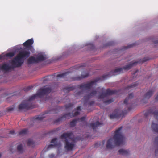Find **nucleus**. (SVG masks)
Wrapping results in <instances>:
<instances>
[{"label":"nucleus","instance_id":"obj_31","mask_svg":"<svg viewBox=\"0 0 158 158\" xmlns=\"http://www.w3.org/2000/svg\"><path fill=\"white\" fill-rule=\"evenodd\" d=\"M127 102H128V98H127L124 100V103L127 104Z\"/></svg>","mask_w":158,"mask_h":158},{"label":"nucleus","instance_id":"obj_17","mask_svg":"<svg viewBox=\"0 0 158 158\" xmlns=\"http://www.w3.org/2000/svg\"><path fill=\"white\" fill-rule=\"evenodd\" d=\"M119 154L123 155H126L128 153V152L126 150L123 149H121L119 151Z\"/></svg>","mask_w":158,"mask_h":158},{"label":"nucleus","instance_id":"obj_26","mask_svg":"<svg viewBox=\"0 0 158 158\" xmlns=\"http://www.w3.org/2000/svg\"><path fill=\"white\" fill-rule=\"evenodd\" d=\"M14 55V53L13 52H10L7 54V56L10 57H12Z\"/></svg>","mask_w":158,"mask_h":158},{"label":"nucleus","instance_id":"obj_12","mask_svg":"<svg viewBox=\"0 0 158 158\" xmlns=\"http://www.w3.org/2000/svg\"><path fill=\"white\" fill-rule=\"evenodd\" d=\"M154 92V90L153 89L150 90L148 91L145 94V98L147 99L149 98L153 95Z\"/></svg>","mask_w":158,"mask_h":158},{"label":"nucleus","instance_id":"obj_18","mask_svg":"<svg viewBox=\"0 0 158 158\" xmlns=\"http://www.w3.org/2000/svg\"><path fill=\"white\" fill-rule=\"evenodd\" d=\"M152 114L153 115L154 117L156 119H158V110H156L153 112Z\"/></svg>","mask_w":158,"mask_h":158},{"label":"nucleus","instance_id":"obj_28","mask_svg":"<svg viewBox=\"0 0 158 158\" xmlns=\"http://www.w3.org/2000/svg\"><path fill=\"white\" fill-rule=\"evenodd\" d=\"M14 109V108L13 107H10L8 109V111H12Z\"/></svg>","mask_w":158,"mask_h":158},{"label":"nucleus","instance_id":"obj_32","mask_svg":"<svg viewBox=\"0 0 158 158\" xmlns=\"http://www.w3.org/2000/svg\"><path fill=\"white\" fill-rule=\"evenodd\" d=\"M155 99L156 100L158 101V94L156 95Z\"/></svg>","mask_w":158,"mask_h":158},{"label":"nucleus","instance_id":"obj_10","mask_svg":"<svg viewBox=\"0 0 158 158\" xmlns=\"http://www.w3.org/2000/svg\"><path fill=\"white\" fill-rule=\"evenodd\" d=\"M58 139L57 138H54L52 139L51 141V143H52L49 145L48 147V149H49L52 146H58L60 145V143H57L58 142Z\"/></svg>","mask_w":158,"mask_h":158},{"label":"nucleus","instance_id":"obj_38","mask_svg":"<svg viewBox=\"0 0 158 158\" xmlns=\"http://www.w3.org/2000/svg\"><path fill=\"white\" fill-rule=\"evenodd\" d=\"M138 70H136V71H135V73H137V72H138Z\"/></svg>","mask_w":158,"mask_h":158},{"label":"nucleus","instance_id":"obj_33","mask_svg":"<svg viewBox=\"0 0 158 158\" xmlns=\"http://www.w3.org/2000/svg\"><path fill=\"white\" fill-rule=\"evenodd\" d=\"M155 142L156 143H158V137H156L155 139Z\"/></svg>","mask_w":158,"mask_h":158},{"label":"nucleus","instance_id":"obj_15","mask_svg":"<svg viewBox=\"0 0 158 158\" xmlns=\"http://www.w3.org/2000/svg\"><path fill=\"white\" fill-rule=\"evenodd\" d=\"M119 115V114L118 112L116 113L114 112L110 115V117L111 119H113L118 117Z\"/></svg>","mask_w":158,"mask_h":158},{"label":"nucleus","instance_id":"obj_20","mask_svg":"<svg viewBox=\"0 0 158 158\" xmlns=\"http://www.w3.org/2000/svg\"><path fill=\"white\" fill-rule=\"evenodd\" d=\"M67 74V73H63L59 74L57 75V77H63L66 76Z\"/></svg>","mask_w":158,"mask_h":158},{"label":"nucleus","instance_id":"obj_27","mask_svg":"<svg viewBox=\"0 0 158 158\" xmlns=\"http://www.w3.org/2000/svg\"><path fill=\"white\" fill-rule=\"evenodd\" d=\"M88 76V74H85V75H83V74H82L81 75V78H80L79 79H77V80H80L81 78H85V77H87Z\"/></svg>","mask_w":158,"mask_h":158},{"label":"nucleus","instance_id":"obj_14","mask_svg":"<svg viewBox=\"0 0 158 158\" xmlns=\"http://www.w3.org/2000/svg\"><path fill=\"white\" fill-rule=\"evenodd\" d=\"M138 63V62L131 63L124 67V69L126 70H128L131 68L133 65H134L135 64Z\"/></svg>","mask_w":158,"mask_h":158},{"label":"nucleus","instance_id":"obj_40","mask_svg":"<svg viewBox=\"0 0 158 158\" xmlns=\"http://www.w3.org/2000/svg\"><path fill=\"white\" fill-rule=\"evenodd\" d=\"M1 58V56H0V59Z\"/></svg>","mask_w":158,"mask_h":158},{"label":"nucleus","instance_id":"obj_22","mask_svg":"<svg viewBox=\"0 0 158 158\" xmlns=\"http://www.w3.org/2000/svg\"><path fill=\"white\" fill-rule=\"evenodd\" d=\"M114 101V100L112 99H110L106 101H104V103L106 104H108L111 103Z\"/></svg>","mask_w":158,"mask_h":158},{"label":"nucleus","instance_id":"obj_24","mask_svg":"<svg viewBox=\"0 0 158 158\" xmlns=\"http://www.w3.org/2000/svg\"><path fill=\"white\" fill-rule=\"evenodd\" d=\"M27 143L28 145L30 146L33 144V142L31 139H29L27 141Z\"/></svg>","mask_w":158,"mask_h":158},{"label":"nucleus","instance_id":"obj_21","mask_svg":"<svg viewBox=\"0 0 158 158\" xmlns=\"http://www.w3.org/2000/svg\"><path fill=\"white\" fill-rule=\"evenodd\" d=\"M45 118V116L43 114L42 115H39L36 117V119L39 120H41Z\"/></svg>","mask_w":158,"mask_h":158},{"label":"nucleus","instance_id":"obj_6","mask_svg":"<svg viewBox=\"0 0 158 158\" xmlns=\"http://www.w3.org/2000/svg\"><path fill=\"white\" fill-rule=\"evenodd\" d=\"M46 58L45 55L43 53H39L36 58L31 57L29 58L28 62L29 64L37 63L40 61H43Z\"/></svg>","mask_w":158,"mask_h":158},{"label":"nucleus","instance_id":"obj_37","mask_svg":"<svg viewBox=\"0 0 158 158\" xmlns=\"http://www.w3.org/2000/svg\"><path fill=\"white\" fill-rule=\"evenodd\" d=\"M94 102H91V103L90 104H93V103H94Z\"/></svg>","mask_w":158,"mask_h":158},{"label":"nucleus","instance_id":"obj_36","mask_svg":"<svg viewBox=\"0 0 158 158\" xmlns=\"http://www.w3.org/2000/svg\"><path fill=\"white\" fill-rule=\"evenodd\" d=\"M81 93V92H79L77 94H76V95L77 96L78 95H79Z\"/></svg>","mask_w":158,"mask_h":158},{"label":"nucleus","instance_id":"obj_3","mask_svg":"<svg viewBox=\"0 0 158 158\" xmlns=\"http://www.w3.org/2000/svg\"><path fill=\"white\" fill-rule=\"evenodd\" d=\"M122 128L120 127L117 130L113 138H110L107 141L106 145L107 148L111 149L115 146H119L124 143L125 139L121 132Z\"/></svg>","mask_w":158,"mask_h":158},{"label":"nucleus","instance_id":"obj_25","mask_svg":"<svg viewBox=\"0 0 158 158\" xmlns=\"http://www.w3.org/2000/svg\"><path fill=\"white\" fill-rule=\"evenodd\" d=\"M137 85V84H132L131 85L129 86H128V87L127 89H128L129 88H133L136 86Z\"/></svg>","mask_w":158,"mask_h":158},{"label":"nucleus","instance_id":"obj_7","mask_svg":"<svg viewBox=\"0 0 158 158\" xmlns=\"http://www.w3.org/2000/svg\"><path fill=\"white\" fill-rule=\"evenodd\" d=\"M33 40L31 39L26 41L23 44V45L29 50L32 51L33 49L32 44H33Z\"/></svg>","mask_w":158,"mask_h":158},{"label":"nucleus","instance_id":"obj_29","mask_svg":"<svg viewBox=\"0 0 158 158\" xmlns=\"http://www.w3.org/2000/svg\"><path fill=\"white\" fill-rule=\"evenodd\" d=\"M15 133V131L14 130H12L10 131V133L12 135H13Z\"/></svg>","mask_w":158,"mask_h":158},{"label":"nucleus","instance_id":"obj_41","mask_svg":"<svg viewBox=\"0 0 158 158\" xmlns=\"http://www.w3.org/2000/svg\"><path fill=\"white\" fill-rule=\"evenodd\" d=\"M1 154H0V157H1Z\"/></svg>","mask_w":158,"mask_h":158},{"label":"nucleus","instance_id":"obj_19","mask_svg":"<svg viewBox=\"0 0 158 158\" xmlns=\"http://www.w3.org/2000/svg\"><path fill=\"white\" fill-rule=\"evenodd\" d=\"M17 149L18 151L19 152H22L23 150V147L22 145L21 144L19 145L18 146Z\"/></svg>","mask_w":158,"mask_h":158},{"label":"nucleus","instance_id":"obj_23","mask_svg":"<svg viewBox=\"0 0 158 158\" xmlns=\"http://www.w3.org/2000/svg\"><path fill=\"white\" fill-rule=\"evenodd\" d=\"M123 70V69L121 68H119L117 69H116L115 70V73H120Z\"/></svg>","mask_w":158,"mask_h":158},{"label":"nucleus","instance_id":"obj_16","mask_svg":"<svg viewBox=\"0 0 158 158\" xmlns=\"http://www.w3.org/2000/svg\"><path fill=\"white\" fill-rule=\"evenodd\" d=\"M27 133V130L26 129H23L19 132V135L22 136L26 135Z\"/></svg>","mask_w":158,"mask_h":158},{"label":"nucleus","instance_id":"obj_34","mask_svg":"<svg viewBox=\"0 0 158 158\" xmlns=\"http://www.w3.org/2000/svg\"><path fill=\"white\" fill-rule=\"evenodd\" d=\"M73 87H70V88H69L68 89L69 90H72L73 89Z\"/></svg>","mask_w":158,"mask_h":158},{"label":"nucleus","instance_id":"obj_4","mask_svg":"<svg viewBox=\"0 0 158 158\" xmlns=\"http://www.w3.org/2000/svg\"><path fill=\"white\" fill-rule=\"evenodd\" d=\"M51 91V88L45 86L39 89L37 92L36 94L31 96L28 100H26L22 102L19 106V110L24 109H28L29 108V104L30 101L33 100L37 97H41L44 95L49 93Z\"/></svg>","mask_w":158,"mask_h":158},{"label":"nucleus","instance_id":"obj_1","mask_svg":"<svg viewBox=\"0 0 158 158\" xmlns=\"http://www.w3.org/2000/svg\"><path fill=\"white\" fill-rule=\"evenodd\" d=\"M99 81L98 79H96L90 82V83L82 85L80 86L81 90L84 91L88 90L89 91V94L87 96L84 97V99L85 100V103L87 102V100L89 98L98 94V97L99 99H103L106 97L107 95H111L115 93V91L107 89L106 92H105L103 88H98L95 90L92 89L94 85H95L96 82Z\"/></svg>","mask_w":158,"mask_h":158},{"label":"nucleus","instance_id":"obj_5","mask_svg":"<svg viewBox=\"0 0 158 158\" xmlns=\"http://www.w3.org/2000/svg\"><path fill=\"white\" fill-rule=\"evenodd\" d=\"M61 139L64 141L65 147L67 150H72L75 145L73 134L69 132L63 134L61 136Z\"/></svg>","mask_w":158,"mask_h":158},{"label":"nucleus","instance_id":"obj_2","mask_svg":"<svg viewBox=\"0 0 158 158\" xmlns=\"http://www.w3.org/2000/svg\"><path fill=\"white\" fill-rule=\"evenodd\" d=\"M30 55V52L26 49L21 50L16 57L12 61V65L4 64L0 65V70L7 71L14 67L20 66L23 63V59L27 58Z\"/></svg>","mask_w":158,"mask_h":158},{"label":"nucleus","instance_id":"obj_8","mask_svg":"<svg viewBox=\"0 0 158 158\" xmlns=\"http://www.w3.org/2000/svg\"><path fill=\"white\" fill-rule=\"evenodd\" d=\"M81 110V107L79 106L77 107V110L73 112L72 115H71V114H66L65 116L66 118H68L69 116L70 117H74L78 115L80 113V112Z\"/></svg>","mask_w":158,"mask_h":158},{"label":"nucleus","instance_id":"obj_35","mask_svg":"<svg viewBox=\"0 0 158 158\" xmlns=\"http://www.w3.org/2000/svg\"><path fill=\"white\" fill-rule=\"evenodd\" d=\"M144 115L146 117H147L148 116V115L147 112H145L144 113Z\"/></svg>","mask_w":158,"mask_h":158},{"label":"nucleus","instance_id":"obj_11","mask_svg":"<svg viewBox=\"0 0 158 158\" xmlns=\"http://www.w3.org/2000/svg\"><path fill=\"white\" fill-rule=\"evenodd\" d=\"M85 119V117H82L80 119H78V120L75 119L71 122L70 123V125L71 127H73L74 126L76 123H77V122L78 121L80 120L81 121H84Z\"/></svg>","mask_w":158,"mask_h":158},{"label":"nucleus","instance_id":"obj_30","mask_svg":"<svg viewBox=\"0 0 158 158\" xmlns=\"http://www.w3.org/2000/svg\"><path fill=\"white\" fill-rule=\"evenodd\" d=\"M133 97V94H129V98H131Z\"/></svg>","mask_w":158,"mask_h":158},{"label":"nucleus","instance_id":"obj_39","mask_svg":"<svg viewBox=\"0 0 158 158\" xmlns=\"http://www.w3.org/2000/svg\"><path fill=\"white\" fill-rule=\"evenodd\" d=\"M54 155H52V157L54 156Z\"/></svg>","mask_w":158,"mask_h":158},{"label":"nucleus","instance_id":"obj_9","mask_svg":"<svg viewBox=\"0 0 158 158\" xmlns=\"http://www.w3.org/2000/svg\"><path fill=\"white\" fill-rule=\"evenodd\" d=\"M158 120L152 122V127L153 130L156 132L158 133Z\"/></svg>","mask_w":158,"mask_h":158},{"label":"nucleus","instance_id":"obj_13","mask_svg":"<svg viewBox=\"0 0 158 158\" xmlns=\"http://www.w3.org/2000/svg\"><path fill=\"white\" fill-rule=\"evenodd\" d=\"M102 124V123H99L97 121L95 123H92L90 124V126L93 129H95L97 127H98L99 125Z\"/></svg>","mask_w":158,"mask_h":158}]
</instances>
